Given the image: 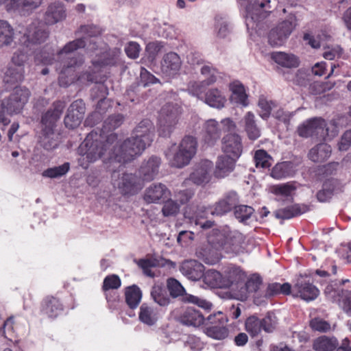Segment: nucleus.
<instances>
[{"mask_svg": "<svg viewBox=\"0 0 351 351\" xmlns=\"http://www.w3.org/2000/svg\"><path fill=\"white\" fill-rule=\"evenodd\" d=\"M62 311V304L57 298L49 296L43 300L41 311L49 317H57Z\"/></svg>", "mask_w": 351, "mask_h": 351, "instance_id": "obj_37", "label": "nucleus"}, {"mask_svg": "<svg viewBox=\"0 0 351 351\" xmlns=\"http://www.w3.org/2000/svg\"><path fill=\"white\" fill-rule=\"evenodd\" d=\"M98 34L96 26L81 25L75 32L77 38L69 42L56 55L49 49L35 51V64H51L56 61L62 86H67L75 80L83 84L98 83L101 69L119 64L121 55L119 49H108L106 43L99 41L96 38Z\"/></svg>", "mask_w": 351, "mask_h": 351, "instance_id": "obj_1", "label": "nucleus"}, {"mask_svg": "<svg viewBox=\"0 0 351 351\" xmlns=\"http://www.w3.org/2000/svg\"><path fill=\"white\" fill-rule=\"evenodd\" d=\"M331 152L330 145L319 143L310 149L308 156L314 162H322L330 157Z\"/></svg>", "mask_w": 351, "mask_h": 351, "instance_id": "obj_36", "label": "nucleus"}, {"mask_svg": "<svg viewBox=\"0 0 351 351\" xmlns=\"http://www.w3.org/2000/svg\"><path fill=\"white\" fill-rule=\"evenodd\" d=\"M123 120V117L121 114L109 117L104 122V130L106 131L114 130L121 125Z\"/></svg>", "mask_w": 351, "mask_h": 351, "instance_id": "obj_60", "label": "nucleus"}, {"mask_svg": "<svg viewBox=\"0 0 351 351\" xmlns=\"http://www.w3.org/2000/svg\"><path fill=\"white\" fill-rule=\"evenodd\" d=\"M213 169V162L208 160H204L197 163L193 171L190 175L189 180L196 184H202L209 182Z\"/></svg>", "mask_w": 351, "mask_h": 351, "instance_id": "obj_20", "label": "nucleus"}, {"mask_svg": "<svg viewBox=\"0 0 351 351\" xmlns=\"http://www.w3.org/2000/svg\"><path fill=\"white\" fill-rule=\"evenodd\" d=\"M332 128L330 132V128L327 126L326 121L322 118H313L303 122L298 128V135L303 138L315 136L324 138L326 135L332 138L338 134V130L333 123H330Z\"/></svg>", "mask_w": 351, "mask_h": 351, "instance_id": "obj_7", "label": "nucleus"}, {"mask_svg": "<svg viewBox=\"0 0 351 351\" xmlns=\"http://www.w3.org/2000/svg\"><path fill=\"white\" fill-rule=\"evenodd\" d=\"M19 33L23 34L19 39L21 44L31 48L35 45L45 42L49 34L43 25L38 21L32 22L23 31L19 30Z\"/></svg>", "mask_w": 351, "mask_h": 351, "instance_id": "obj_12", "label": "nucleus"}, {"mask_svg": "<svg viewBox=\"0 0 351 351\" xmlns=\"http://www.w3.org/2000/svg\"><path fill=\"white\" fill-rule=\"evenodd\" d=\"M295 190L293 182L274 184L269 187V192L276 196V199L282 202L292 199Z\"/></svg>", "mask_w": 351, "mask_h": 351, "instance_id": "obj_30", "label": "nucleus"}, {"mask_svg": "<svg viewBox=\"0 0 351 351\" xmlns=\"http://www.w3.org/2000/svg\"><path fill=\"white\" fill-rule=\"evenodd\" d=\"M318 289L313 284L298 280L293 287V295L305 301L314 300L319 295Z\"/></svg>", "mask_w": 351, "mask_h": 351, "instance_id": "obj_24", "label": "nucleus"}, {"mask_svg": "<svg viewBox=\"0 0 351 351\" xmlns=\"http://www.w3.org/2000/svg\"><path fill=\"white\" fill-rule=\"evenodd\" d=\"M205 206H198L195 211L192 210L191 207L186 208L184 212V217L189 219L191 222L199 225L202 229H208L213 227V222L209 220L202 221L207 218L210 213Z\"/></svg>", "mask_w": 351, "mask_h": 351, "instance_id": "obj_18", "label": "nucleus"}, {"mask_svg": "<svg viewBox=\"0 0 351 351\" xmlns=\"http://www.w3.org/2000/svg\"><path fill=\"white\" fill-rule=\"evenodd\" d=\"M197 143L191 136L182 138L179 145H173L166 153L171 167L182 168L189 164L197 152Z\"/></svg>", "mask_w": 351, "mask_h": 351, "instance_id": "obj_4", "label": "nucleus"}, {"mask_svg": "<svg viewBox=\"0 0 351 351\" xmlns=\"http://www.w3.org/2000/svg\"><path fill=\"white\" fill-rule=\"evenodd\" d=\"M204 320V316L193 308H187L180 316V321L183 324L194 327L202 325Z\"/></svg>", "mask_w": 351, "mask_h": 351, "instance_id": "obj_42", "label": "nucleus"}, {"mask_svg": "<svg viewBox=\"0 0 351 351\" xmlns=\"http://www.w3.org/2000/svg\"><path fill=\"white\" fill-rule=\"evenodd\" d=\"M151 296L154 301L161 306H167L170 303V298L166 290L159 285L153 286Z\"/></svg>", "mask_w": 351, "mask_h": 351, "instance_id": "obj_50", "label": "nucleus"}, {"mask_svg": "<svg viewBox=\"0 0 351 351\" xmlns=\"http://www.w3.org/2000/svg\"><path fill=\"white\" fill-rule=\"evenodd\" d=\"M164 43L161 41H153L147 43L145 50L148 54L149 58L152 61L155 60L158 53L164 47Z\"/></svg>", "mask_w": 351, "mask_h": 351, "instance_id": "obj_58", "label": "nucleus"}, {"mask_svg": "<svg viewBox=\"0 0 351 351\" xmlns=\"http://www.w3.org/2000/svg\"><path fill=\"white\" fill-rule=\"evenodd\" d=\"M203 130L204 141L210 145H214L221 137V128L215 119L206 121L204 124Z\"/></svg>", "mask_w": 351, "mask_h": 351, "instance_id": "obj_31", "label": "nucleus"}, {"mask_svg": "<svg viewBox=\"0 0 351 351\" xmlns=\"http://www.w3.org/2000/svg\"><path fill=\"white\" fill-rule=\"evenodd\" d=\"M180 270L187 278L192 280H198L203 276L204 267L195 260H189L182 263Z\"/></svg>", "mask_w": 351, "mask_h": 351, "instance_id": "obj_27", "label": "nucleus"}, {"mask_svg": "<svg viewBox=\"0 0 351 351\" xmlns=\"http://www.w3.org/2000/svg\"><path fill=\"white\" fill-rule=\"evenodd\" d=\"M14 38V30L5 20H0V49L12 45Z\"/></svg>", "mask_w": 351, "mask_h": 351, "instance_id": "obj_41", "label": "nucleus"}, {"mask_svg": "<svg viewBox=\"0 0 351 351\" xmlns=\"http://www.w3.org/2000/svg\"><path fill=\"white\" fill-rule=\"evenodd\" d=\"M203 281L210 288H223L226 283H223L222 274L214 269H209L203 273Z\"/></svg>", "mask_w": 351, "mask_h": 351, "instance_id": "obj_46", "label": "nucleus"}, {"mask_svg": "<svg viewBox=\"0 0 351 351\" xmlns=\"http://www.w3.org/2000/svg\"><path fill=\"white\" fill-rule=\"evenodd\" d=\"M24 68H19L10 64L4 72L3 82L10 85L21 82L24 79Z\"/></svg>", "mask_w": 351, "mask_h": 351, "instance_id": "obj_39", "label": "nucleus"}, {"mask_svg": "<svg viewBox=\"0 0 351 351\" xmlns=\"http://www.w3.org/2000/svg\"><path fill=\"white\" fill-rule=\"evenodd\" d=\"M42 0H0V5L4 3L8 10H17L21 13L38 8Z\"/></svg>", "mask_w": 351, "mask_h": 351, "instance_id": "obj_29", "label": "nucleus"}, {"mask_svg": "<svg viewBox=\"0 0 351 351\" xmlns=\"http://www.w3.org/2000/svg\"><path fill=\"white\" fill-rule=\"evenodd\" d=\"M69 163L65 162L62 165L49 168L42 173L45 178H57L65 175L69 170Z\"/></svg>", "mask_w": 351, "mask_h": 351, "instance_id": "obj_55", "label": "nucleus"}, {"mask_svg": "<svg viewBox=\"0 0 351 351\" xmlns=\"http://www.w3.org/2000/svg\"><path fill=\"white\" fill-rule=\"evenodd\" d=\"M338 346L336 338L322 336L314 340L313 348L315 351H332Z\"/></svg>", "mask_w": 351, "mask_h": 351, "instance_id": "obj_45", "label": "nucleus"}, {"mask_svg": "<svg viewBox=\"0 0 351 351\" xmlns=\"http://www.w3.org/2000/svg\"><path fill=\"white\" fill-rule=\"evenodd\" d=\"M308 208L305 204H293L284 208H280L275 212V216L278 219H289L305 213Z\"/></svg>", "mask_w": 351, "mask_h": 351, "instance_id": "obj_35", "label": "nucleus"}, {"mask_svg": "<svg viewBox=\"0 0 351 351\" xmlns=\"http://www.w3.org/2000/svg\"><path fill=\"white\" fill-rule=\"evenodd\" d=\"M138 266L143 269L145 275L149 277H154V273L152 269L156 266V261L150 259H142L138 262Z\"/></svg>", "mask_w": 351, "mask_h": 351, "instance_id": "obj_63", "label": "nucleus"}, {"mask_svg": "<svg viewBox=\"0 0 351 351\" xmlns=\"http://www.w3.org/2000/svg\"><path fill=\"white\" fill-rule=\"evenodd\" d=\"M325 294L328 299L338 302L343 311L351 316V291L348 290H335L332 286H327L325 289Z\"/></svg>", "mask_w": 351, "mask_h": 351, "instance_id": "obj_16", "label": "nucleus"}, {"mask_svg": "<svg viewBox=\"0 0 351 351\" xmlns=\"http://www.w3.org/2000/svg\"><path fill=\"white\" fill-rule=\"evenodd\" d=\"M261 323L263 329L267 332H271L277 325V318L274 313H269L261 320Z\"/></svg>", "mask_w": 351, "mask_h": 351, "instance_id": "obj_61", "label": "nucleus"}, {"mask_svg": "<svg viewBox=\"0 0 351 351\" xmlns=\"http://www.w3.org/2000/svg\"><path fill=\"white\" fill-rule=\"evenodd\" d=\"M295 170L293 163L282 162L276 164L271 169L270 176L276 180H281L293 176Z\"/></svg>", "mask_w": 351, "mask_h": 351, "instance_id": "obj_40", "label": "nucleus"}, {"mask_svg": "<svg viewBox=\"0 0 351 351\" xmlns=\"http://www.w3.org/2000/svg\"><path fill=\"white\" fill-rule=\"evenodd\" d=\"M272 60L278 64L287 67H296L298 65V60L293 54L284 52H274L271 54Z\"/></svg>", "mask_w": 351, "mask_h": 351, "instance_id": "obj_43", "label": "nucleus"}, {"mask_svg": "<svg viewBox=\"0 0 351 351\" xmlns=\"http://www.w3.org/2000/svg\"><path fill=\"white\" fill-rule=\"evenodd\" d=\"M206 87V85L203 80L201 82L192 81L188 84L187 90L190 95L197 97L202 101L204 99L203 98Z\"/></svg>", "mask_w": 351, "mask_h": 351, "instance_id": "obj_53", "label": "nucleus"}, {"mask_svg": "<svg viewBox=\"0 0 351 351\" xmlns=\"http://www.w3.org/2000/svg\"><path fill=\"white\" fill-rule=\"evenodd\" d=\"M263 328L261 320L256 317H250L245 322L246 330L253 337L257 335Z\"/></svg>", "mask_w": 351, "mask_h": 351, "instance_id": "obj_56", "label": "nucleus"}, {"mask_svg": "<svg viewBox=\"0 0 351 351\" xmlns=\"http://www.w3.org/2000/svg\"><path fill=\"white\" fill-rule=\"evenodd\" d=\"M182 113V107L177 104H167L160 110L158 132L160 136H169L178 125L180 115Z\"/></svg>", "mask_w": 351, "mask_h": 351, "instance_id": "obj_6", "label": "nucleus"}, {"mask_svg": "<svg viewBox=\"0 0 351 351\" xmlns=\"http://www.w3.org/2000/svg\"><path fill=\"white\" fill-rule=\"evenodd\" d=\"M66 16L64 4L60 1H54L48 5L45 12L44 21L47 25H53L63 21Z\"/></svg>", "mask_w": 351, "mask_h": 351, "instance_id": "obj_21", "label": "nucleus"}, {"mask_svg": "<svg viewBox=\"0 0 351 351\" xmlns=\"http://www.w3.org/2000/svg\"><path fill=\"white\" fill-rule=\"evenodd\" d=\"M31 47L22 45L14 53L11 59V64L19 68H23L25 63L28 60Z\"/></svg>", "mask_w": 351, "mask_h": 351, "instance_id": "obj_49", "label": "nucleus"}, {"mask_svg": "<svg viewBox=\"0 0 351 351\" xmlns=\"http://www.w3.org/2000/svg\"><path fill=\"white\" fill-rule=\"evenodd\" d=\"M154 134L152 123L149 120L141 121L135 128L134 134L122 143H119L117 135L111 133L106 137L92 132L87 135L78 148L82 156L80 165L87 168L88 163L101 158L104 162L112 164V167H119L140 156L153 141Z\"/></svg>", "mask_w": 351, "mask_h": 351, "instance_id": "obj_2", "label": "nucleus"}, {"mask_svg": "<svg viewBox=\"0 0 351 351\" xmlns=\"http://www.w3.org/2000/svg\"><path fill=\"white\" fill-rule=\"evenodd\" d=\"M167 289L172 298L182 296V302L196 304L204 309H210L212 304L206 300L197 296L186 293L185 289L181 283L175 278H171L167 282Z\"/></svg>", "mask_w": 351, "mask_h": 351, "instance_id": "obj_11", "label": "nucleus"}, {"mask_svg": "<svg viewBox=\"0 0 351 351\" xmlns=\"http://www.w3.org/2000/svg\"><path fill=\"white\" fill-rule=\"evenodd\" d=\"M254 209L247 205H239L234 209V217L239 223L244 225H250L255 220L254 216Z\"/></svg>", "mask_w": 351, "mask_h": 351, "instance_id": "obj_38", "label": "nucleus"}, {"mask_svg": "<svg viewBox=\"0 0 351 351\" xmlns=\"http://www.w3.org/2000/svg\"><path fill=\"white\" fill-rule=\"evenodd\" d=\"M160 158L156 156L150 157L144 162L140 168V173L145 180H152L158 173Z\"/></svg>", "mask_w": 351, "mask_h": 351, "instance_id": "obj_32", "label": "nucleus"}, {"mask_svg": "<svg viewBox=\"0 0 351 351\" xmlns=\"http://www.w3.org/2000/svg\"><path fill=\"white\" fill-rule=\"evenodd\" d=\"M245 236L237 230H229L224 234V242L220 247L229 254H237L243 250Z\"/></svg>", "mask_w": 351, "mask_h": 351, "instance_id": "obj_14", "label": "nucleus"}, {"mask_svg": "<svg viewBox=\"0 0 351 351\" xmlns=\"http://www.w3.org/2000/svg\"><path fill=\"white\" fill-rule=\"evenodd\" d=\"M194 191L191 189L180 190L174 193V199L180 205L187 203L193 197Z\"/></svg>", "mask_w": 351, "mask_h": 351, "instance_id": "obj_62", "label": "nucleus"}, {"mask_svg": "<svg viewBox=\"0 0 351 351\" xmlns=\"http://www.w3.org/2000/svg\"><path fill=\"white\" fill-rule=\"evenodd\" d=\"M182 66L180 56L175 52L165 53L160 62L161 72L166 76L173 77L178 73Z\"/></svg>", "mask_w": 351, "mask_h": 351, "instance_id": "obj_19", "label": "nucleus"}, {"mask_svg": "<svg viewBox=\"0 0 351 351\" xmlns=\"http://www.w3.org/2000/svg\"><path fill=\"white\" fill-rule=\"evenodd\" d=\"M239 202L238 195L234 191L228 193L221 199L217 202L210 213L217 215H223L235 208Z\"/></svg>", "mask_w": 351, "mask_h": 351, "instance_id": "obj_23", "label": "nucleus"}, {"mask_svg": "<svg viewBox=\"0 0 351 351\" xmlns=\"http://www.w3.org/2000/svg\"><path fill=\"white\" fill-rule=\"evenodd\" d=\"M245 278V274L239 267L228 265L223 270L222 280L223 283H226L223 288H229L234 285H237Z\"/></svg>", "mask_w": 351, "mask_h": 351, "instance_id": "obj_25", "label": "nucleus"}, {"mask_svg": "<svg viewBox=\"0 0 351 351\" xmlns=\"http://www.w3.org/2000/svg\"><path fill=\"white\" fill-rule=\"evenodd\" d=\"M231 32V28L227 19L221 16L215 18V34L217 38H227Z\"/></svg>", "mask_w": 351, "mask_h": 351, "instance_id": "obj_48", "label": "nucleus"}, {"mask_svg": "<svg viewBox=\"0 0 351 351\" xmlns=\"http://www.w3.org/2000/svg\"><path fill=\"white\" fill-rule=\"evenodd\" d=\"M210 324L204 328L205 334L215 339H223L228 335V330L226 328L227 319L222 313L208 317Z\"/></svg>", "mask_w": 351, "mask_h": 351, "instance_id": "obj_13", "label": "nucleus"}, {"mask_svg": "<svg viewBox=\"0 0 351 351\" xmlns=\"http://www.w3.org/2000/svg\"><path fill=\"white\" fill-rule=\"evenodd\" d=\"M170 195V191L165 184L154 183L145 189L143 199L148 204H158L165 199H168Z\"/></svg>", "mask_w": 351, "mask_h": 351, "instance_id": "obj_17", "label": "nucleus"}, {"mask_svg": "<svg viewBox=\"0 0 351 351\" xmlns=\"http://www.w3.org/2000/svg\"><path fill=\"white\" fill-rule=\"evenodd\" d=\"M180 206L176 199H168L165 202L162 209L163 215L169 217L176 215L180 210Z\"/></svg>", "mask_w": 351, "mask_h": 351, "instance_id": "obj_57", "label": "nucleus"}, {"mask_svg": "<svg viewBox=\"0 0 351 351\" xmlns=\"http://www.w3.org/2000/svg\"><path fill=\"white\" fill-rule=\"evenodd\" d=\"M244 130L247 137L255 141L261 136V130L256 123V117L252 112H247L243 118Z\"/></svg>", "mask_w": 351, "mask_h": 351, "instance_id": "obj_34", "label": "nucleus"}, {"mask_svg": "<svg viewBox=\"0 0 351 351\" xmlns=\"http://www.w3.org/2000/svg\"><path fill=\"white\" fill-rule=\"evenodd\" d=\"M231 92L230 100L243 107L249 106L248 95L244 85L239 80H234L229 84Z\"/></svg>", "mask_w": 351, "mask_h": 351, "instance_id": "obj_28", "label": "nucleus"}, {"mask_svg": "<svg viewBox=\"0 0 351 351\" xmlns=\"http://www.w3.org/2000/svg\"><path fill=\"white\" fill-rule=\"evenodd\" d=\"M203 102L208 106L221 110L226 106L227 98L221 88H212L205 92Z\"/></svg>", "mask_w": 351, "mask_h": 351, "instance_id": "obj_22", "label": "nucleus"}, {"mask_svg": "<svg viewBox=\"0 0 351 351\" xmlns=\"http://www.w3.org/2000/svg\"><path fill=\"white\" fill-rule=\"evenodd\" d=\"M258 106L259 108L258 114L265 120H267L274 110L278 108V105L276 102L268 99L264 95L259 97Z\"/></svg>", "mask_w": 351, "mask_h": 351, "instance_id": "obj_44", "label": "nucleus"}, {"mask_svg": "<svg viewBox=\"0 0 351 351\" xmlns=\"http://www.w3.org/2000/svg\"><path fill=\"white\" fill-rule=\"evenodd\" d=\"M64 107V102L57 101L53 104V109L48 110L42 117V130L38 138L40 144L45 149L50 150L58 145V134H55L53 128Z\"/></svg>", "mask_w": 351, "mask_h": 351, "instance_id": "obj_3", "label": "nucleus"}, {"mask_svg": "<svg viewBox=\"0 0 351 351\" xmlns=\"http://www.w3.org/2000/svg\"><path fill=\"white\" fill-rule=\"evenodd\" d=\"M220 123L223 130L228 132L222 138V151L225 155L238 159L242 154L243 144L241 136L232 132L236 130L237 125L230 118L222 119Z\"/></svg>", "mask_w": 351, "mask_h": 351, "instance_id": "obj_5", "label": "nucleus"}, {"mask_svg": "<svg viewBox=\"0 0 351 351\" xmlns=\"http://www.w3.org/2000/svg\"><path fill=\"white\" fill-rule=\"evenodd\" d=\"M310 326L313 330L326 332L330 330V324L321 318H314L310 322Z\"/></svg>", "mask_w": 351, "mask_h": 351, "instance_id": "obj_59", "label": "nucleus"}, {"mask_svg": "<svg viewBox=\"0 0 351 351\" xmlns=\"http://www.w3.org/2000/svg\"><path fill=\"white\" fill-rule=\"evenodd\" d=\"M125 301L131 308H136L139 304L142 292L136 285H132L125 289Z\"/></svg>", "mask_w": 351, "mask_h": 351, "instance_id": "obj_47", "label": "nucleus"}, {"mask_svg": "<svg viewBox=\"0 0 351 351\" xmlns=\"http://www.w3.org/2000/svg\"><path fill=\"white\" fill-rule=\"evenodd\" d=\"M138 318L143 324L152 326L158 322L159 313L156 307L144 303L140 307Z\"/></svg>", "mask_w": 351, "mask_h": 351, "instance_id": "obj_33", "label": "nucleus"}, {"mask_svg": "<svg viewBox=\"0 0 351 351\" xmlns=\"http://www.w3.org/2000/svg\"><path fill=\"white\" fill-rule=\"evenodd\" d=\"M111 183L114 188L118 189L123 194L135 193L143 186L140 178L132 173H121L120 170L112 172Z\"/></svg>", "mask_w": 351, "mask_h": 351, "instance_id": "obj_9", "label": "nucleus"}, {"mask_svg": "<svg viewBox=\"0 0 351 351\" xmlns=\"http://www.w3.org/2000/svg\"><path fill=\"white\" fill-rule=\"evenodd\" d=\"M261 285V278L256 274L252 275L250 278H248L245 285V288L240 295L241 299H245L247 293L256 292L259 289Z\"/></svg>", "mask_w": 351, "mask_h": 351, "instance_id": "obj_51", "label": "nucleus"}, {"mask_svg": "<svg viewBox=\"0 0 351 351\" xmlns=\"http://www.w3.org/2000/svg\"><path fill=\"white\" fill-rule=\"evenodd\" d=\"M201 73L206 77L203 80L206 86L218 82L219 80L221 79L220 73L207 65H204L201 68Z\"/></svg>", "mask_w": 351, "mask_h": 351, "instance_id": "obj_52", "label": "nucleus"}, {"mask_svg": "<svg viewBox=\"0 0 351 351\" xmlns=\"http://www.w3.org/2000/svg\"><path fill=\"white\" fill-rule=\"evenodd\" d=\"M29 91L25 87H16L10 95L1 101V107L8 114L21 112L29 97Z\"/></svg>", "mask_w": 351, "mask_h": 351, "instance_id": "obj_10", "label": "nucleus"}, {"mask_svg": "<svg viewBox=\"0 0 351 351\" xmlns=\"http://www.w3.org/2000/svg\"><path fill=\"white\" fill-rule=\"evenodd\" d=\"M85 113V104L81 99L73 101L69 106L67 114L64 118V124L66 128L74 129L78 127Z\"/></svg>", "mask_w": 351, "mask_h": 351, "instance_id": "obj_15", "label": "nucleus"}, {"mask_svg": "<svg viewBox=\"0 0 351 351\" xmlns=\"http://www.w3.org/2000/svg\"><path fill=\"white\" fill-rule=\"evenodd\" d=\"M237 159L226 155L218 156L216 161L214 175L218 178H223L233 171Z\"/></svg>", "mask_w": 351, "mask_h": 351, "instance_id": "obj_26", "label": "nucleus"}, {"mask_svg": "<svg viewBox=\"0 0 351 351\" xmlns=\"http://www.w3.org/2000/svg\"><path fill=\"white\" fill-rule=\"evenodd\" d=\"M297 24L295 15L289 13L285 19L271 29L268 36L269 44L274 47L282 46L291 34Z\"/></svg>", "mask_w": 351, "mask_h": 351, "instance_id": "obj_8", "label": "nucleus"}, {"mask_svg": "<svg viewBox=\"0 0 351 351\" xmlns=\"http://www.w3.org/2000/svg\"><path fill=\"white\" fill-rule=\"evenodd\" d=\"M254 160L256 167L268 168L271 165L272 158L263 149L255 152Z\"/></svg>", "mask_w": 351, "mask_h": 351, "instance_id": "obj_54", "label": "nucleus"}, {"mask_svg": "<svg viewBox=\"0 0 351 351\" xmlns=\"http://www.w3.org/2000/svg\"><path fill=\"white\" fill-rule=\"evenodd\" d=\"M121 280L117 275H111L105 278L103 284V289L108 290L110 289H118L121 286Z\"/></svg>", "mask_w": 351, "mask_h": 351, "instance_id": "obj_64", "label": "nucleus"}]
</instances>
